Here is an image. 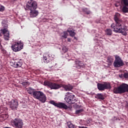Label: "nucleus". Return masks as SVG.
I'll return each mask as SVG.
<instances>
[{
    "label": "nucleus",
    "instance_id": "obj_1",
    "mask_svg": "<svg viewBox=\"0 0 128 128\" xmlns=\"http://www.w3.org/2000/svg\"><path fill=\"white\" fill-rule=\"evenodd\" d=\"M120 14L116 13L114 16V20H115L116 24H112L110 26L112 28H113L114 32H119L122 34L123 36H126L128 34L126 32L128 30L126 29V22L120 20Z\"/></svg>",
    "mask_w": 128,
    "mask_h": 128
},
{
    "label": "nucleus",
    "instance_id": "obj_2",
    "mask_svg": "<svg viewBox=\"0 0 128 128\" xmlns=\"http://www.w3.org/2000/svg\"><path fill=\"white\" fill-rule=\"evenodd\" d=\"M44 85L45 86H48L50 90H58V88H60L62 86L66 92H69L74 88V87L70 84L62 85L56 82H52L48 80H45L44 82Z\"/></svg>",
    "mask_w": 128,
    "mask_h": 128
},
{
    "label": "nucleus",
    "instance_id": "obj_3",
    "mask_svg": "<svg viewBox=\"0 0 128 128\" xmlns=\"http://www.w3.org/2000/svg\"><path fill=\"white\" fill-rule=\"evenodd\" d=\"M33 98L38 100L43 104L46 102V96L42 91H34V92L33 94Z\"/></svg>",
    "mask_w": 128,
    "mask_h": 128
},
{
    "label": "nucleus",
    "instance_id": "obj_4",
    "mask_svg": "<svg viewBox=\"0 0 128 128\" xmlns=\"http://www.w3.org/2000/svg\"><path fill=\"white\" fill-rule=\"evenodd\" d=\"M11 48L15 52H20V50L24 48V43L21 42H14L11 46Z\"/></svg>",
    "mask_w": 128,
    "mask_h": 128
},
{
    "label": "nucleus",
    "instance_id": "obj_5",
    "mask_svg": "<svg viewBox=\"0 0 128 128\" xmlns=\"http://www.w3.org/2000/svg\"><path fill=\"white\" fill-rule=\"evenodd\" d=\"M98 88L99 90H110L112 86L108 82H104L97 84Z\"/></svg>",
    "mask_w": 128,
    "mask_h": 128
},
{
    "label": "nucleus",
    "instance_id": "obj_6",
    "mask_svg": "<svg viewBox=\"0 0 128 128\" xmlns=\"http://www.w3.org/2000/svg\"><path fill=\"white\" fill-rule=\"evenodd\" d=\"M115 56V60L114 62V66L115 68H120V66H124V62L122 58L120 56L116 55Z\"/></svg>",
    "mask_w": 128,
    "mask_h": 128
},
{
    "label": "nucleus",
    "instance_id": "obj_7",
    "mask_svg": "<svg viewBox=\"0 0 128 128\" xmlns=\"http://www.w3.org/2000/svg\"><path fill=\"white\" fill-rule=\"evenodd\" d=\"M26 8L27 10H36V8H38V3H36V2L32 0H30L28 2Z\"/></svg>",
    "mask_w": 128,
    "mask_h": 128
},
{
    "label": "nucleus",
    "instance_id": "obj_8",
    "mask_svg": "<svg viewBox=\"0 0 128 128\" xmlns=\"http://www.w3.org/2000/svg\"><path fill=\"white\" fill-rule=\"evenodd\" d=\"M49 104L59 108H64V110H68V107L66 106V104L63 102L56 103L54 102V100H50L49 102Z\"/></svg>",
    "mask_w": 128,
    "mask_h": 128
},
{
    "label": "nucleus",
    "instance_id": "obj_9",
    "mask_svg": "<svg viewBox=\"0 0 128 128\" xmlns=\"http://www.w3.org/2000/svg\"><path fill=\"white\" fill-rule=\"evenodd\" d=\"M64 100L69 104H74L76 102V96L74 95H69L68 96H66L64 98Z\"/></svg>",
    "mask_w": 128,
    "mask_h": 128
},
{
    "label": "nucleus",
    "instance_id": "obj_10",
    "mask_svg": "<svg viewBox=\"0 0 128 128\" xmlns=\"http://www.w3.org/2000/svg\"><path fill=\"white\" fill-rule=\"evenodd\" d=\"M13 124L16 128H22V126H24V122L20 118H16L14 119Z\"/></svg>",
    "mask_w": 128,
    "mask_h": 128
},
{
    "label": "nucleus",
    "instance_id": "obj_11",
    "mask_svg": "<svg viewBox=\"0 0 128 128\" xmlns=\"http://www.w3.org/2000/svg\"><path fill=\"white\" fill-rule=\"evenodd\" d=\"M8 104L11 110H16L18 106V100H12L8 102Z\"/></svg>",
    "mask_w": 128,
    "mask_h": 128
},
{
    "label": "nucleus",
    "instance_id": "obj_12",
    "mask_svg": "<svg viewBox=\"0 0 128 128\" xmlns=\"http://www.w3.org/2000/svg\"><path fill=\"white\" fill-rule=\"evenodd\" d=\"M0 32V34L1 36L2 34H4V40H8L10 39V32L6 28L2 29Z\"/></svg>",
    "mask_w": 128,
    "mask_h": 128
},
{
    "label": "nucleus",
    "instance_id": "obj_13",
    "mask_svg": "<svg viewBox=\"0 0 128 128\" xmlns=\"http://www.w3.org/2000/svg\"><path fill=\"white\" fill-rule=\"evenodd\" d=\"M75 64H76V68L80 69V68H84V64L82 61L76 60L75 61Z\"/></svg>",
    "mask_w": 128,
    "mask_h": 128
},
{
    "label": "nucleus",
    "instance_id": "obj_14",
    "mask_svg": "<svg viewBox=\"0 0 128 128\" xmlns=\"http://www.w3.org/2000/svg\"><path fill=\"white\" fill-rule=\"evenodd\" d=\"M50 60H52V58H50V54H46L43 56V62H44L45 64H48Z\"/></svg>",
    "mask_w": 128,
    "mask_h": 128
},
{
    "label": "nucleus",
    "instance_id": "obj_15",
    "mask_svg": "<svg viewBox=\"0 0 128 128\" xmlns=\"http://www.w3.org/2000/svg\"><path fill=\"white\" fill-rule=\"evenodd\" d=\"M30 10V18H36L38 14V12L36 10Z\"/></svg>",
    "mask_w": 128,
    "mask_h": 128
},
{
    "label": "nucleus",
    "instance_id": "obj_16",
    "mask_svg": "<svg viewBox=\"0 0 128 128\" xmlns=\"http://www.w3.org/2000/svg\"><path fill=\"white\" fill-rule=\"evenodd\" d=\"M14 68H20L22 66V62L20 60H16L14 62Z\"/></svg>",
    "mask_w": 128,
    "mask_h": 128
},
{
    "label": "nucleus",
    "instance_id": "obj_17",
    "mask_svg": "<svg viewBox=\"0 0 128 128\" xmlns=\"http://www.w3.org/2000/svg\"><path fill=\"white\" fill-rule=\"evenodd\" d=\"M95 98H98V100H104V94H96Z\"/></svg>",
    "mask_w": 128,
    "mask_h": 128
},
{
    "label": "nucleus",
    "instance_id": "obj_18",
    "mask_svg": "<svg viewBox=\"0 0 128 128\" xmlns=\"http://www.w3.org/2000/svg\"><path fill=\"white\" fill-rule=\"evenodd\" d=\"M105 34H106V36H112V29H106L105 30Z\"/></svg>",
    "mask_w": 128,
    "mask_h": 128
},
{
    "label": "nucleus",
    "instance_id": "obj_19",
    "mask_svg": "<svg viewBox=\"0 0 128 128\" xmlns=\"http://www.w3.org/2000/svg\"><path fill=\"white\" fill-rule=\"evenodd\" d=\"M107 62L109 64H112L114 62V57L112 56H108L107 58Z\"/></svg>",
    "mask_w": 128,
    "mask_h": 128
},
{
    "label": "nucleus",
    "instance_id": "obj_20",
    "mask_svg": "<svg viewBox=\"0 0 128 128\" xmlns=\"http://www.w3.org/2000/svg\"><path fill=\"white\" fill-rule=\"evenodd\" d=\"M121 4L123 6H128V0H121Z\"/></svg>",
    "mask_w": 128,
    "mask_h": 128
},
{
    "label": "nucleus",
    "instance_id": "obj_21",
    "mask_svg": "<svg viewBox=\"0 0 128 128\" xmlns=\"http://www.w3.org/2000/svg\"><path fill=\"white\" fill-rule=\"evenodd\" d=\"M27 92L29 94H32V96H34V89L30 88L27 90Z\"/></svg>",
    "mask_w": 128,
    "mask_h": 128
},
{
    "label": "nucleus",
    "instance_id": "obj_22",
    "mask_svg": "<svg viewBox=\"0 0 128 128\" xmlns=\"http://www.w3.org/2000/svg\"><path fill=\"white\" fill-rule=\"evenodd\" d=\"M122 12L124 14L128 12V6H123L122 8Z\"/></svg>",
    "mask_w": 128,
    "mask_h": 128
},
{
    "label": "nucleus",
    "instance_id": "obj_23",
    "mask_svg": "<svg viewBox=\"0 0 128 128\" xmlns=\"http://www.w3.org/2000/svg\"><path fill=\"white\" fill-rule=\"evenodd\" d=\"M82 12H86V14H90V10H88V8H83Z\"/></svg>",
    "mask_w": 128,
    "mask_h": 128
},
{
    "label": "nucleus",
    "instance_id": "obj_24",
    "mask_svg": "<svg viewBox=\"0 0 128 128\" xmlns=\"http://www.w3.org/2000/svg\"><path fill=\"white\" fill-rule=\"evenodd\" d=\"M68 124V126L69 128H74V124H72L71 122H68L67 123Z\"/></svg>",
    "mask_w": 128,
    "mask_h": 128
},
{
    "label": "nucleus",
    "instance_id": "obj_25",
    "mask_svg": "<svg viewBox=\"0 0 128 128\" xmlns=\"http://www.w3.org/2000/svg\"><path fill=\"white\" fill-rule=\"evenodd\" d=\"M68 32H69L70 36H76V32H73L72 30H68Z\"/></svg>",
    "mask_w": 128,
    "mask_h": 128
},
{
    "label": "nucleus",
    "instance_id": "obj_26",
    "mask_svg": "<svg viewBox=\"0 0 128 128\" xmlns=\"http://www.w3.org/2000/svg\"><path fill=\"white\" fill-rule=\"evenodd\" d=\"M82 112H84V110L83 109H80V110H76V114H80Z\"/></svg>",
    "mask_w": 128,
    "mask_h": 128
},
{
    "label": "nucleus",
    "instance_id": "obj_27",
    "mask_svg": "<svg viewBox=\"0 0 128 128\" xmlns=\"http://www.w3.org/2000/svg\"><path fill=\"white\" fill-rule=\"evenodd\" d=\"M68 36L67 32H64V35L62 36V38H68Z\"/></svg>",
    "mask_w": 128,
    "mask_h": 128
},
{
    "label": "nucleus",
    "instance_id": "obj_28",
    "mask_svg": "<svg viewBox=\"0 0 128 128\" xmlns=\"http://www.w3.org/2000/svg\"><path fill=\"white\" fill-rule=\"evenodd\" d=\"M62 50L63 52L66 53V52H68V49L65 46H64L62 47Z\"/></svg>",
    "mask_w": 128,
    "mask_h": 128
},
{
    "label": "nucleus",
    "instance_id": "obj_29",
    "mask_svg": "<svg viewBox=\"0 0 128 128\" xmlns=\"http://www.w3.org/2000/svg\"><path fill=\"white\" fill-rule=\"evenodd\" d=\"M4 6L0 4V12H4Z\"/></svg>",
    "mask_w": 128,
    "mask_h": 128
},
{
    "label": "nucleus",
    "instance_id": "obj_30",
    "mask_svg": "<svg viewBox=\"0 0 128 128\" xmlns=\"http://www.w3.org/2000/svg\"><path fill=\"white\" fill-rule=\"evenodd\" d=\"M124 76L125 78H128V72H124Z\"/></svg>",
    "mask_w": 128,
    "mask_h": 128
},
{
    "label": "nucleus",
    "instance_id": "obj_31",
    "mask_svg": "<svg viewBox=\"0 0 128 128\" xmlns=\"http://www.w3.org/2000/svg\"><path fill=\"white\" fill-rule=\"evenodd\" d=\"M0 46L2 47L1 48V50L3 52H6V50H4V49L2 48V45H0Z\"/></svg>",
    "mask_w": 128,
    "mask_h": 128
},
{
    "label": "nucleus",
    "instance_id": "obj_32",
    "mask_svg": "<svg viewBox=\"0 0 128 128\" xmlns=\"http://www.w3.org/2000/svg\"><path fill=\"white\" fill-rule=\"evenodd\" d=\"M28 84V82H24V86H26L27 84Z\"/></svg>",
    "mask_w": 128,
    "mask_h": 128
},
{
    "label": "nucleus",
    "instance_id": "obj_33",
    "mask_svg": "<svg viewBox=\"0 0 128 128\" xmlns=\"http://www.w3.org/2000/svg\"><path fill=\"white\" fill-rule=\"evenodd\" d=\"M72 40L70 38H68V42H70Z\"/></svg>",
    "mask_w": 128,
    "mask_h": 128
},
{
    "label": "nucleus",
    "instance_id": "obj_34",
    "mask_svg": "<svg viewBox=\"0 0 128 128\" xmlns=\"http://www.w3.org/2000/svg\"><path fill=\"white\" fill-rule=\"evenodd\" d=\"M65 58H68V54H66Z\"/></svg>",
    "mask_w": 128,
    "mask_h": 128
},
{
    "label": "nucleus",
    "instance_id": "obj_35",
    "mask_svg": "<svg viewBox=\"0 0 128 128\" xmlns=\"http://www.w3.org/2000/svg\"><path fill=\"white\" fill-rule=\"evenodd\" d=\"M114 120H118V118H116V117H114Z\"/></svg>",
    "mask_w": 128,
    "mask_h": 128
},
{
    "label": "nucleus",
    "instance_id": "obj_36",
    "mask_svg": "<svg viewBox=\"0 0 128 128\" xmlns=\"http://www.w3.org/2000/svg\"><path fill=\"white\" fill-rule=\"evenodd\" d=\"M68 94H70V92H68Z\"/></svg>",
    "mask_w": 128,
    "mask_h": 128
},
{
    "label": "nucleus",
    "instance_id": "obj_37",
    "mask_svg": "<svg viewBox=\"0 0 128 128\" xmlns=\"http://www.w3.org/2000/svg\"><path fill=\"white\" fill-rule=\"evenodd\" d=\"M115 6H116L118 7V5H116V4H115Z\"/></svg>",
    "mask_w": 128,
    "mask_h": 128
},
{
    "label": "nucleus",
    "instance_id": "obj_38",
    "mask_svg": "<svg viewBox=\"0 0 128 128\" xmlns=\"http://www.w3.org/2000/svg\"><path fill=\"white\" fill-rule=\"evenodd\" d=\"M74 38H75V39H76V37H74Z\"/></svg>",
    "mask_w": 128,
    "mask_h": 128
},
{
    "label": "nucleus",
    "instance_id": "obj_39",
    "mask_svg": "<svg viewBox=\"0 0 128 128\" xmlns=\"http://www.w3.org/2000/svg\"><path fill=\"white\" fill-rule=\"evenodd\" d=\"M25 10H26V8H25Z\"/></svg>",
    "mask_w": 128,
    "mask_h": 128
}]
</instances>
